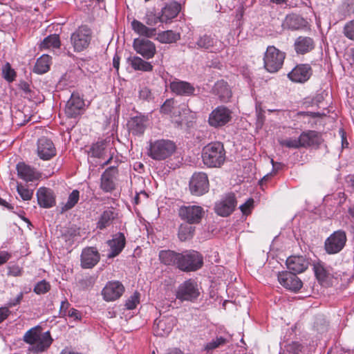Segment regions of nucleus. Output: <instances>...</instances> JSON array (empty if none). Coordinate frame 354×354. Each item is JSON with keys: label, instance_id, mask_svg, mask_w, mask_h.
Listing matches in <instances>:
<instances>
[{"label": "nucleus", "instance_id": "412c9836", "mask_svg": "<svg viewBox=\"0 0 354 354\" xmlns=\"http://www.w3.org/2000/svg\"><path fill=\"white\" fill-rule=\"evenodd\" d=\"M118 174L116 166H111L108 167L101 176L100 188L104 192H111L115 189V179Z\"/></svg>", "mask_w": 354, "mask_h": 354}, {"label": "nucleus", "instance_id": "6e6d98bb", "mask_svg": "<svg viewBox=\"0 0 354 354\" xmlns=\"http://www.w3.org/2000/svg\"><path fill=\"white\" fill-rule=\"evenodd\" d=\"M254 204L252 198H248L243 204L240 205L239 209L243 214L248 215L250 213Z\"/></svg>", "mask_w": 354, "mask_h": 354}, {"label": "nucleus", "instance_id": "473e14b6", "mask_svg": "<svg viewBox=\"0 0 354 354\" xmlns=\"http://www.w3.org/2000/svg\"><path fill=\"white\" fill-rule=\"evenodd\" d=\"M127 63L135 71L151 72L153 68L151 62H147L138 56H130L127 58Z\"/></svg>", "mask_w": 354, "mask_h": 354}, {"label": "nucleus", "instance_id": "aec40b11", "mask_svg": "<svg viewBox=\"0 0 354 354\" xmlns=\"http://www.w3.org/2000/svg\"><path fill=\"white\" fill-rule=\"evenodd\" d=\"M171 91L177 95L192 96L195 95L196 88L188 82L175 79L169 83Z\"/></svg>", "mask_w": 354, "mask_h": 354}, {"label": "nucleus", "instance_id": "603ef678", "mask_svg": "<svg viewBox=\"0 0 354 354\" xmlns=\"http://www.w3.org/2000/svg\"><path fill=\"white\" fill-rule=\"evenodd\" d=\"M280 145L288 148L298 149L301 147L299 138H288L282 140L279 142Z\"/></svg>", "mask_w": 354, "mask_h": 354}, {"label": "nucleus", "instance_id": "2eb2a0df", "mask_svg": "<svg viewBox=\"0 0 354 354\" xmlns=\"http://www.w3.org/2000/svg\"><path fill=\"white\" fill-rule=\"evenodd\" d=\"M133 47L137 53L141 55L146 59L153 58L156 52L154 43L143 38L134 39Z\"/></svg>", "mask_w": 354, "mask_h": 354}, {"label": "nucleus", "instance_id": "b1692460", "mask_svg": "<svg viewBox=\"0 0 354 354\" xmlns=\"http://www.w3.org/2000/svg\"><path fill=\"white\" fill-rule=\"evenodd\" d=\"M126 244V238L123 233L118 232L113 236L111 240L107 241V245L110 248L109 258L118 256L123 250Z\"/></svg>", "mask_w": 354, "mask_h": 354}, {"label": "nucleus", "instance_id": "4468645a", "mask_svg": "<svg viewBox=\"0 0 354 354\" xmlns=\"http://www.w3.org/2000/svg\"><path fill=\"white\" fill-rule=\"evenodd\" d=\"M236 205V200L234 194L228 193L215 204L214 210L219 216H227L233 212Z\"/></svg>", "mask_w": 354, "mask_h": 354}, {"label": "nucleus", "instance_id": "9b49d317", "mask_svg": "<svg viewBox=\"0 0 354 354\" xmlns=\"http://www.w3.org/2000/svg\"><path fill=\"white\" fill-rule=\"evenodd\" d=\"M189 187L192 194L194 196L205 194L209 187L207 175L204 172L194 173L189 180Z\"/></svg>", "mask_w": 354, "mask_h": 354}, {"label": "nucleus", "instance_id": "680f3d73", "mask_svg": "<svg viewBox=\"0 0 354 354\" xmlns=\"http://www.w3.org/2000/svg\"><path fill=\"white\" fill-rule=\"evenodd\" d=\"M24 297V293L22 292H19V294L15 298L11 299L7 304V308H12L19 305L22 301Z\"/></svg>", "mask_w": 354, "mask_h": 354}, {"label": "nucleus", "instance_id": "39448f33", "mask_svg": "<svg viewBox=\"0 0 354 354\" xmlns=\"http://www.w3.org/2000/svg\"><path fill=\"white\" fill-rule=\"evenodd\" d=\"M284 59L285 53L270 46L264 54V67L270 73H276L282 67Z\"/></svg>", "mask_w": 354, "mask_h": 354}, {"label": "nucleus", "instance_id": "1a4fd4ad", "mask_svg": "<svg viewBox=\"0 0 354 354\" xmlns=\"http://www.w3.org/2000/svg\"><path fill=\"white\" fill-rule=\"evenodd\" d=\"M200 295L197 283L192 279L182 283L176 291V298L182 301H194Z\"/></svg>", "mask_w": 354, "mask_h": 354}, {"label": "nucleus", "instance_id": "8fccbe9b", "mask_svg": "<svg viewBox=\"0 0 354 354\" xmlns=\"http://www.w3.org/2000/svg\"><path fill=\"white\" fill-rule=\"evenodd\" d=\"M140 301V294L135 292L126 301L125 306L128 310H133L136 308L137 304Z\"/></svg>", "mask_w": 354, "mask_h": 354}, {"label": "nucleus", "instance_id": "338daca9", "mask_svg": "<svg viewBox=\"0 0 354 354\" xmlns=\"http://www.w3.org/2000/svg\"><path fill=\"white\" fill-rule=\"evenodd\" d=\"M11 257L10 254L8 252L2 251L0 252V266L6 263Z\"/></svg>", "mask_w": 354, "mask_h": 354}, {"label": "nucleus", "instance_id": "dca6fc26", "mask_svg": "<svg viewBox=\"0 0 354 354\" xmlns=\"http://www.w3.org/2000/svg\"><path fill=\"white\" fill-rule=\"evenodd\" d=\"M313 70L308 64H300L295 66L288 74V78L294 82L304 83L312 75Z\"/></svg>", "mask_w": 354, "mask_h": 354}, {"label": "nucleus", "instance_id": "37998d69", "mask_svg": "<svg viewBox=\"0 0 354 354\" xmlns=\"http://www.w3.org/2000/svg\"><path fill=\"white\" fill-rule=\"evenodd\" d=\"M1 75L8 83H12L16 80L17 72L9 62H6L1 68Z\"/></svg>", "mask_w": 354, "mask_h": 354}, {"label": "nucleus", "instance_id": "0e129e2a", "mask_svg": "<svg viewBox=\"0 0 354 354\" xmlns=\"http://www.w3.org/2000/svg\"><path fill=\"white\" fill-rule=\"evenodd\" d=\"M10 311L7 307L0 308V323L3 322L9 316Z\"/></svg>", "mask_w": 354, "mask_h": 354}, {"label": "nucleus", "instance_id": "c9c22d12", "mask_svg": "<svg viewBox=\"0 0 354 354\" xmlns=\"http://www.w3.org/2000/svg\"><path fill=\"white\" fill-rule=\"evenodd\" d=\"M301 147H308L319 144V138L318 133L315 131H308L303 132L299 136Z\"/></svg>", "mask_w": 354, "mask_h": 354}, {"label": "nucleus", "instance_id": "58836bf2", "mask_svg": "<svg viewBox=\"0 0 354 354\" xmlns=\"http://www.w3.org/2000/svg\"><path fill=\"white\" fill-rule=\"evenodd\" d=\"M50 57L48 55H43L37 59L34 66V72L37 74H44L50 69Z\"/></svg>", "mask_w": 354, "mask_h": 354}, {"label": "nucleus", "instance_id": "cd10ccee", "mask_svg": "<svg viewBox=\"0 0 354 354\" xmlns=\"http://www.w3.org/2000/svg\"><path fill=\"white\" fill-rule=\"evenodd\" d=\"M212 93L223 102H227L232 94L228 84L223 80H218L214 84Z\"/></svg>", "mask_w": 354, "mask_h": 354}, {"label": "nucleus", "instance_id": "4c0bfd02", "mask_svg": "<svg viewBox=\"0 0 354 354\" xmlns=\"http://www.w3.org/2000/svg\"><path fill=\"white\" fill-rule=\"evenodd\" d=\"M192 225L185 222L179 225L178 237L180 241H186L193 238L196 227Z\"/></svg>", "mask_w": 354, "mask_h": 354}, {"label": "nucleus", "instance_id": "20e7f679", "mask_svg": "<svg viewBox=\"0 0 354 354\" xmlns=\"http://www.w3.org/2000/svg\"><path fill=\"white\" fill-rule=\"evenodd\" d=\"M347 242L346 233L343 230L334 231L324 241V248L328 254H336L346 246Z\"/></svg>", "mask_w": 354, "mask_h": 354}, {"label": "nucleus", "instance_id": "864d4df0", "mask_svg": "<svg viewBox=\"0 0 354 354\" xmlns=\"http://www.w3.org/2000/svg\"><path fill=\"white\" fill-rule=\"evenodd\" d=\"M343 32L345 37L351 40H354V19L346 24Z\"/></svg>", "mask_w": 354, "mask_h": 354}, {"label": "nucleus", "instance_id": "ddd939ff", "mask_svg": "<svg viewBox=\"0 0 354 354\" xmlns=\"http://www.w3.org/2000/svg\"><path fill=\"white\" fill-rule=\"evenodd\" d=\"M278 281L286 289L297 292L302 287L303 283L297 274L288 271L279 272Z\"/></svg>", "mask_w": 354, "mask_h": 354}, {"label": "nucleus", "instance_id": "79ce46f5", "mask_svg": "<svg viewBox=\"0 0 354 354\" xmlns=\"http://www.w3.org/2000/svg\"><path fill=\"white\" fill-rule=\"evenodd\" d=\"M180 38V33L173 30H166L158 34V39L163 44H171L176 42Z\"/></svg>", "mask_w": 354, "mask_h": 354}, {"label": "nucleus", "instance_id": "ea45409f", "mask_svg": "<svg viewBox=\"0 0 354 354\" xmlns=\"http://www.w3.org/2000/svg\"><path fill=\"white\" fill-rule=\"evenodd\" d=\"M40 332L41 327L39 326L31 328L24 333L23 341L32 346V347L34 346L37 342V338L39 337V334Z\"/></svg>", "mask_w": 354, "mask_h": 354}, {"label": "nucleus", "instance_id": "6e6552de", "mask_svg": "<svg viewBox=\"0 0 354 354\" xmlns=\"http://www.w3.org/2000/svg\"><path fill=\"white\" fill-rule=\"evenodd\" d=\"M232 118V111L225 106L216 107L209 115L208 123L214 128L222 127L228 124Z\"/></svg>", "mask_w": 354, "mask_h": 354}, {"label": "nucleus", "instance_id": "e433bc0d", "mask_svg": "<svg viewBox=\"0 0 354 354\" xmlns=\"http://www.w3.org/2000/svg\"><path fill=\"white\" fill-rule=\"evenodd\" d=\"M180 253L175 251L167 250H161L159 252V259L165 265L174 266L178 268Z\"/></svg>", "mask_w": 354, "mask_h": 354}, {"label": "nucleus", "instance_id": "bb28decb", "mask_svg": "<svg viewBox=\"0 0 354 354\" xmlns=\"http://www.w3.org/2000/svg\"><path fill=\"white\" fill-rule=\"evenodd\" d=\"M181 6L178 2L173 1L165 6L161 10L160 22L168 23L174 19L179 13Z\"/></svg>", "mask_w": 354, "mask_h": 354}, {"label": "nucleus", "instance_id": "13d9d810", "mask_svg": "<svg viewBox=\"0 0 354 354\" xmlns=\"http://www.w3.org/2000/svg\"><path fill=\"white\" fill-rule=\"evenodd\" d=\"M302 346L298 342H292L287 346V354H299Z\"/></svg>", "mask_w": 354, "mask_h": 354}, {"label": "nucleus", "instance_id": "bf43d9fd", "mask_svg": "<svg viewBox=\"0 0 354 354\" xmlns=\"http://www.w3.org/2000/svg\"><path fill=\"white\" fill-rule=\"evenodd\" d=\"M174 101L173 99L167 100L160 107V112L165 114L170 113L174 107Z\"/></svg>", "mask_w": 354, "mask_h": 354}, {"label": "nucleus", "instance_id": "7c9ffc66", "mask_svg": "<svg viewBox=\"0 0 354 354\" xmlns=\"http://www.w3.org/2000/svg\"><path fill=\"white\" fill-rule=\"evenodd\" d=\"M307 21L301 16L291 14L286 16L283 24L284 28L290 30H298L306 27Z\"/></svg>", "mask_w": 354, "mask_h": 354}, {"label": "nucleus", "instance_id": "c85d7f7f", "mask_svg": "<svg viewBox=\"0 0 354 354\" xmlns=\"http://www.w3.org/2000/svg\"><path fill=\"white\" fill-rule=\"evenodd\" d=\"M16 168L18 176L26 182H32L39 178V174L34 168L23 162H19Z\"/></svg>", "mask_w": 354, "mask_h": 354}, {"label": "nucleus", "instance_id": "f704fd0d", "mask_svg": "<svg viewBox=\"0 0 354 354\" xmlns=\"http://www.w3.org/2000/svg\"><path fill=\"white\" fill-rule=\"evenodd\" d=\"M116 216L117 213L113 208L111 207L106 209L100 215L97 223V228L102 230L110 226Z\"/></svg>", "mask_w": 354, "mask_h": 354}, {"label": "nucleus", "instance_id": "5fc2aeb1", "mask_svg": "<svg viewBox=\"0 0 354 354\" xmlns=\"http://www.w3.org/2000/svg\"><path fill=\"white\" fill-rule=\"evenodd\" d=\"M66 317H68L72 322H80L82 319V313L74 308H71L67 313Z\"/></svg>", "mask_w": 354, "mask_h": 354}, {"label": "nucleus", "instance_id": "a211bd4d", "mask_svg": "<svg viewBox=\"0 0 354 354\" xmlns=\"http://www.w3.org/2000/svg\"><path fill=\"white\" fill-rule=\"evenodd\" d=\"M37 155L43 160H48L56 155V149L53 141L46 137L37 140Z\"/></svg>", "mask_w": 354, "mask_h": 354}, {"label": "nucleus", "instance_id": "c756f323", "mask_svg": "<svg viewBox=\"0 0 354 354\" xmlns=\"http://www.w3.org/2000/svg\"><path fill=\"white\" fill-rule=\"evenodd\" d=\"M39 336V337L37 338V342L34 346L32 347L31 350L33 353H38L46 351L53 342L49 331L44 333L40 332Z\"/></svg>", "mask_w": 354, "mask_h": 354}, {"label": "nucleus", "instance_id": "052dcab7", "mask_svg": "<svg viewBox=\"0 0 354 354\" xmlns=\"http://www.w3.org/2000/svg\"><path fill=\"white\" fill-rule=\"evenodd\" d=\"M140 99L149 101L151 99V92L147 87L142 88L139 91Z\"/></svg>", "mask_w": 354, "mask_h": 354}, {"label": "nucleus", "instance_id": "5701e85b", "mask_svg": "<svg viewBox=\"0 0 354 354\" xmlns=\"http://www.w3.org/2000/svg\"><path fill=\"white\" fill-rule=\"evenodd\" d=\"M286 263L289 272L295 274L304 272L310 264L308 259L304 256H290Z\"/></svg>", "mask_w": 354, "mask_h": 354}, {"label": "nucleus", "instance_id": "69168bd1", "mask_svg": "<svg viewBox=\"0 0 354 354\" xmlns=\"http://www.w3.org/2000/svg\"><path fill=\"white\" fill-rule=\"evenodd\" d=\"M22 268L17 266L10 268L9 270V274L14 277L21 276L22 274Z\"/></svg>", "mask_w": 354, "mask_h": 354}, {"label": "nucleus", "instance_id": "4be33fe9", "mask_svg": "<svg viewBox=\"0 0 354 354\" xmlns=\"http://www.w3.org/2000/svg\"><path fill=\"white\" fill-rule=\"evenodd\" d=\"M38 205L42 208H50L56 205L55 195L50 188L41 187L37 191Z\"/></svg>", "mask_w": 354, "mask_h": 354}, {"label": "nucleus", "instance_id": "f03ea898", "mask_svg": "<svg viewBox=\"0 0 354 354\" xmlns=\"http://www.w3.org/2000/svg\"><path fill=\"white\" fill-rule=\"evenodd\" d=\"M203 257L195 250H185L180 253L178 268L183 272H194L202 268Z\"/></svg>", "mask_w": 354, "mask_h": 354}, {"label": "nucleus", "instance_id": "0eeeda50", "mask_svg": "<svg viewBox=\"0 0 354 354\" xmlns=\"http://www.w3.org/2000/svg\"><path fill=\"white\" fill-rule=\"evenodd\" d=\"M92 38V31L86 26H80L71 36V41L75 52L87 48Z\"/></svg>", "mask_w": 354, "mask_h": 354}, {"label": "nucleus", "instance_id": "2f4dec72", "mask_svg": "<svg viewBox=\"0 0 354 354\" xmlns=\"http://www.w3.org/2000/svg\"><path fill=\"white\" fill-rule=\"evenodd\" d=\"M295 49L298 54H305L314 48L313 39L308 37H299L295 41Z\"/></svg>", "mask_w": 354, "mask_h": 354}, {"label": "nucleus", "instance_id": "a19ab883", "mask_svg": "<svg viewBox=\"0 0 354 354\" xmlns=\"http://www.w3.org/2000/svg\"><path fill=\"white\" fill-rule=\"evenodd\" d=\"M60 46V40L58 35L53 34L45 37L39 45L40 49L57 48Z\"/></svg>", "mask_w": 354, "mask_h": 354}, {"label": "nucleus", "instance_id": "7ed1b4c3", "mask_svg": "<svg viewBox=\"0 0 354 354\" xmlns=\"http://www.w3.org/2000/svg\"><path fill=\"white\" fill-rule=\"evenodd\" d=\"M175 150L174 142L162 139L150 142L148 154L153 160H162L171 156Z\"/></svg>", "mask_w": 354, "mask_h": 354}, {"label": "nucleus", "instance_id": "423d86ee", "mask_svg": "<svg viewBox=\"0 0 354 354\" xmlns=\"http://www.w3.org/2000/svg\"><path fill=\"white\" fill-rule=\"evenodd\" d=\"M178 216L185 222L196 225L201 222L205 216L204 208L197 205H183L178 209Z\"/></svg>", "mask_w": 354, "mask_h": 354}, {"label": "nucleus", "instance_id": "f3484780", "mask_svg": "<svg viewBox=\"0 0 354 354\" xmlns=\"http://www.w3.org/2000/svg\"><path fill=\"white\" fill-rule=\"evenodd\" d=\"M124 292V287L118 281H109L102 291L103 299L106 301H113L119 299Z\"/></svg>", "mask_w": 354, "mask_h": 354}, {"label": "nucleus", "instance_id": "6ab92c4d", "mask_svg": "<svg viewBox=\"0 0 354 354\" xmlns=\"http://www.w3.org/2000/svg\"><path fill=\"white\" fill-rule=\"evenodd\" d=\"M100 259V254L95 248H86L81 254V266L84 269L93 268Z\"/></svg>", "mask_w": 354, "mask_h": 354}, {"label": "nucleus", "instance_id": "f257e3e1", "mask_svg": "<svg viewBox=\"0 0 354 354\" xmlns=\"http://www.w3.org/2000/svg\"><path fill=\"white\" fill-rule=\"evenodd\" d=\"M225 150L220 142H211L203 149V162L207 167H220L225 162Z\"/></svg>", "mask_w": 354, "mask_h": 354}, {"label": "nucleus", "instance_id": "4d7b16f0", "mask_svg": "<svg viewBox=\"0 0 354 354\" xmlns=\"http://www.w3.org/2000/svg\"><path fill=\"white\" fill-rule=\"evenodd\" d=\"M71 304L68 301L66 298H64L63 301L61 302L60 308H59V317L66 318L67 313L70 310Z\"/></svg>", "mask_w": 354, "mask_h": 354}, {"label": "nucleus", "instance_id": "c03bdc74", "mask_svg": "<svg viewBox=\"0 0 354 354\" xmlns=\"http://www.w3.org/2000/svg\"><path fill=\"white\" fill-rule=\"evenodd\" d=\"M105 150V143L103 141L97 142L93 144L90 148L88 154L91 157L101 158Z\"/></svg>", "mask_w": 354, "mask_h": 354}, {"label": "nucleus", "instance_id": "9d476101", "mask_svg": "<svg viewBox=\"0 0 354 354\" xmlns=\"http://www.w3.org/2000/svg\"><path fill=\"white\" fill-rule=\"evenodd\" d=\"M177 319L172 315H160L155 319L153 332L156 336H167L176 324Z\"/></svg>", "mask_w": 354, "mask_h": 354}, {"label": "nucleus", "instance_id": "393cba45", "mask_svg": "<svg viewBox=\"0 0 354 354\" xmlns=\"http://www.w3.org/2000/svg\"><path fill=\"white\" fill-rule=\"evenodd\" d=\"M148 117L144 115H138L131 118L128 122L129 131L135 136H142L148 124Z\"/></svg>", "mask_w": 354, "mask_h": 354}, {"label": "nucleus", "instance_id": "a878e982", "mask_svg": "<svg viewBox=\"0 0 354 354\" xmlns=\"http://www.w3.org/2000/svg\"><path fill=\"white\" fill-rule=\"evenodd\" d=\"M217 43L216 40L211 35L205 34L196 38V41L192 40L189 41L188 48L191 49L197 50H210Z\"/></svg>", "mask_w": 354, "mask_h": 354}, {"label": "nucleus", "instance_id": "f8f14e48", "mask_svg": "<svg viewBox=\"0 0 354 354\" xmlns=\"http://www.w3.org/2000/svg\"><path fill=\"white\" fill-rule=\"evenodd\" d=\"M84 101L78 93H73L67 101L64 111L68 118H75L83 113Z\"/></svg>", "mask_w": 354, "mask_h": 354}, {"label": "nucleus", "instance_id": "3c124183", "mask_svg": "<svg viewBox=\"0 0 354 354\" xmlns=\"http://www.w3.org/2000/svg\"><path fill=\"white\" fill-rule=\"evenodd\" d=\"M144 21L149 27H152L160 22V15L157 16L153 12H148L145 16Z\"/></svg>", "mask_w": 354, "mask_h": 354}, {"label": "nucleus", "instance_id": "e2e57ef3", "mask_svg": "<svg viewBox=\"0 0 354 354\" xmlns=\"http://www.w3.org/2000/svg\"><path fill=\"white\" fill-rule=\"evenodd\" d=\"M343 6L348 14L354 12V0H344Z\"/></svg>", "mask_w": 354, "mask_h": 354}, {"label": "nucleus", "instance_id": "de8ad7c7", "mask_svg": "<svg viewBox=\"0 0 354 354\" xmlns=\"http://www.w3.org/2000/svg\"><path fill=\"white\" fill-rule=\"evenodd\" d=\"M50 289V284L46 280H41L36 283L33 291L37 295H43L48 292Z\"/></svg>", "mask_w": 354, "mask_h": 354}, {"label": "nucleus", "instance_id": "774afa93", "mask_svg": "<svg viewBox=\"0 0 354 354\" xmlns=\"http://www.w3.org/2000/svg\"><path fill=\"white\" fill-rule=\"evenodd\" d=\"M19 87L26 93H28L30 92V84L26 81H20L19 84Z\"/></svg>", "mask_w": 354, "mask_h": 354}, {"label": "nucleus", "instance_id": "a18cd8bd", "mask_svg": "<svg viewBox=\"0 0 354 354\" xmlns=\"http://www.w3.org/2000/svg\"><path fill=\"white\" fill-rule=\"evenodd\" d=\"M227 342V339L223 337H217L216 339H214L209 342L207 343L204 346V349L207 352H209L226 344Z\"/></svg>", "mask_w": 354, "mask_h": 354}, {"label": "nucleus", "instance_id": "09e8293b", "mask_svg": "<svg viewBox=\"0 0 354 354\" xmlns=\"http://www.w3.org/2000/svg\"><path fill=\"white\" fill-rule=\"evenodd\" d=\"M17 191L24 201H30L33 195V190L29 189L21 184H18Z\"/></svg>", "mask_w": 354, "mask_h": 354}, {"label": "nucleus", "instance_id": "49530a36", "mask_svg": "<svg viewBox=\"0 0 354 354\" xmlns=\"http://www.w3.org/2000/svg\"><path fill=\"white\" fill-rule=\"evenodd\" d=\"M80 198V192L77 189H74L68 196V201L64 205L65 209H71L78 202Z\"/></svg>", "mask_w": 354, "mask_h": 354}, {"label": "nucleus", "instance_id": "72a5a7b5", "mask_svg": "<svg viewBox=\"0 0 354 354\" xmlns=\"http://www.w3.org/2000/svg\"><path fill=\"white\" fill-rule=\"evenodd\" d=\"M131 28L136 34L147 38L152 37L156 34L155 28L147 26L137 19H133L131 21Z\"/></svg>", "mask_w": 354, "mask_h": 354}]
</instances>
